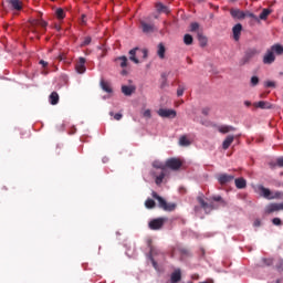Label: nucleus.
<instances>
[{"label": "nucleus", "mask_w": 283, "mask_h": 283, "mask_svg": "<svg viewBox=\"0 0 283 283\" xmlns=\"http://www.w3.org/2000/svg\"><path fill=\"white\" fill-rule=\"evenodd\" d=\"M275 54L276 56L283 55V45L280 43L273 44L270 49L266 50L263 55L264 65H273L275 63Z\"/></svg>", "instance_id": "obj_1"}, {"label": "nucleus", "mask_w": 283, "mask_h": 283, "mask_svg": "<svg viewBox=\"0 0 283 283\" xmlns=\"http://www.w3.org/2000/svg\"><path fill=\"white\" fill-rule=\"evenodd\" d=\"M258 193L261 196V198H265V200H280V198L283 197V192L280 191H271V189L259 185L256 187Z\"/></svg>", "instance_id": "obj_2"}, {"label": "nucleus", "mask_w": 283, "mask_h": 283, "mask_svg": "<svg viewBox=\"0 0 283 283\" xmlns=\"http://www.w3.org/2000/svg\"><path fill=\"white\" fill-rule=\"evenodd\" d=\"M151 196L155 200L158 201L159 209H163L164 211L176 210V203H167V201L163 197H160L156 191H153Z\"/></svg>", "instance_id": "obj_3"}, {"label": "nucleus", "mask_w": 283, "mask_h": 283, "mask_svg": "<svg viewBox=\"0 0 283 283\" xmlns=\"http://www.w3.org/2000/svg\"><path fill=\"white\" fill-rule=\"evenodd\" d=\"M258 54H260L258 49H248L244 53V56L240 60V65H247L248 63H251L252 59L258 56Z\"/></svg>", "instance_id": "obj_4"}, {"label": "nucleus", "mask_w": 283, "mask_h": 283, "mask_svg": "<svg viewBox=\"0 0 283 283\" xmlns=\"http://www.w3.org/2000/svg\"><path fill=\"white\" fill-rule=\"evenodd\" d=\"M165 222H167L165 218L153 219L149 221L148 227L151 231H158L161 227H165Z\"/></svg>", "instance_id": "obj_5"}, {"label": "nucleus", "mask_w": 283, "mask_h": 283, "mask_svg": "<svg viewBox=\"0 0 283 283\" xmlns=\"http://www.w3.org/2000/svg\"><path fill=\"white\" fill-rule=\"evenodd\" d=\"M137 52H142V54H143V59H147V50H140V49H138V48H135V49H132L130 51H129V61H133V63H136V64H138V63H140V61L138 60V57H136V53Z\"/></svg>", "instance_id": "obj_6"}, {"label": "nucleus", "mask_w": 283, "mask_h": 283, "mask_svg": "<svg viewBox=\"0 0 283 283\" xmlns=\"http://www.w3.org/2000/svg\"><path fill=\"white\" fill-rule=\"evenodd\" d=\"M157 114L161 118H176L177 116L176 111L171 108H159Z\"/></svg>", "instance_id": "obj_7"}, {"label": "nucleus", "mask_w": 283, "mask_h": 283, "mask_svg": "<svg viewBox=\"0 0 283 283\" xmlns=\"http://www.w3.org/2000/svg\"><path fill=\"white\" fill-rule=\"evenodd\" d=\"M166 167H168V169H172L174 171H178V169L182 167V161H180L178 158H170L166 161Z\"/></svg>", "instance_id": "obj_8"}, {"label": "nucleus", "mask_w": 283, "mask_h": 283, "mask_svg": "<svg viewBox=\"0 0 283 283\" xmlns=\"http://www.w3.org/2000/svg\"><path fill=\"white\" fill-rule=\"evenodd\" d=\"M275 211H283V203H270L265 208V213H275Z\"/></svg>", "instance_id": "obj_9"}, {"label": "nucleus", "mask_w": 283, "mask_h": 283, "mask_svg": "<svg viewBox=\"0 0 283 283\" xmlns=\"http://www.w3.org/2000/svg\"><path fill=\"white\" fill-rule=\"evenodd\" d=\"M234 179H235V176L233 175L221 174L218 176V181L221 185H229V182H231Z\"/></svg>", "instance_id": "obj_10"}, {"label": "nucleus", "mask_w": 283, "mask_h": 283, "mask_svg": "<svg viewBox=\"0 0 283 283\" xmlns=\"http://www.w3.org/2000/svg\"><path fill=\"white\" fill-rule=\"evenodd\" d=\"M75 70L77 74H85L86 67H85V57H80L78 62L75 64Z\"/></svg>", "instance_id": "obj_11"}, {"label": "nucleus", "mask_w": 283, "mask_h": 283, "mask_svg": "<svg viewBox=\"0 0 283 283\" xmlns=\"http://www.w3.org/2000/svg\"><path fill=\"white\" fill-rule=\"evenodd\" d=\"M232 33H233V39L234 41H240V36L242 34V25L240 23H237L233 28H232Z\"/></svg>", "instance_id": "obj_12"}, {"label": "nucleus", "mask_w": 283, "mask_h": 283, "mask_svg": "<svg viewBox=\"0 0 283 283\" xmlns=\"http://www.w3.org/2000/svg\"><path fill=\"white\" fill-rule=\"evenodd\" d=\"M140 28H142V31L144 32V34H149V33L154 32V24H151V23L140 21Z\"/></svg>", "instance_id": "obj_13"}, {"label": "nucleus", "mask_w": 283, "mask_h": 283, "mask_svg": "<svg viewBox=\"0 0 283 283\" xmlns=\"http://www.w3.org/2000/svg\"><path fill=\"white\" fill-rule=\"evenodd\" d=\"M233 140H235V137L233 135H229L226 137V139L222 143V149L227 150L233 145Z\"/></svg>", "instance_id": "obj_14"}, {"label": "nucleus", "mask_w": 283, "mask_h": 283, "mask_svg": "<svg viewBox=\"0 0 283 283\" xmlns=\"http://www.w3.org/2000/svg\"><path fill=\"white\" fill-rule=\"evenodd\" d=\"M230 14H231L232 19H239V20L244 19V11H242L240 9H231Z\"/></svg>", "instance_id": "obj_15"}, {"label": "nucleus", "mask_w": 283, "mask_h": 283, "mask_svg": "<svg viewBox=\"0 0 283 283\" xmlns=\"http://www.w3.org/2000/svg\"><path fill=\"white\" fill-rule=\"evenodd\" d=\"M254 107H259V109H273V104L264 101H260L254 103Z\"/></svg>", "instance_id": "obj_16"}, {"label": "nucleus", "mask_w": 283, "mask_h": 283, "mask_svg": "<svg viewBox=\"0 0 283 283\" xmlns=\"http://www.w3.org/2000/svg\"><path fill=\"white\" fill-rule=\"evenodd\" d=\"M180 280H182V273L180 270H175L170 275V283H178Z\"/></svg>", "instance_id": "obj_17"}, {"label": "nucleus", "mask_w": 283, "mask_h": 283, "mask_svg": "<svg viewBox=\"0 0 283 283\" xmlns=\"http://www.w3.org/2000/svg\"><path fill=\"white\" fill-rule=\"evenodd\" d=\"M8 4L11 6V8H13V10H22L23 9V4L21 2V0H8Z\"/></svg>", "instance_id": "obj_18"}, {"label": "nucleus", "mask_w": 283, "mask_h": 283, "mask_svg": "<svg viewBox=\"0 0 283 283\" xmlns=\"http://www.w3.org/2000/svg\"><path fill=\"white\" fill-rule=\"evenodd\" d=\"M59 101H60L59 93L52 92L49 96V103L51 105H59Z\"/></svg>", "instance_id": "obj_19"}, {"label": "nucleus", "mask_w": 283, "mask_h": 283, "mask_svg": "<svg viewBox=\"0 0 283 283\" xmlns=\"http://www.w3.org/2000/svg\"><path fill=\"white\" fill-rule=\"evenodd\" d=\"M234 184L237 189H247V179L244 178L234 179Z\"/></svg>", "instance_id": "obj_20"}, {"label": "nucleus", "mask_w": 283, "mask_h": 283, "mask_svg": "<svg viewBox=\"0 0 283 283\" xmlns=\"http://www.w3.org/2000/svg\"><path fill=\"white\" fill-rule=\"evenodd\" d=\"M197 39L199 41V45L201 48H206L208 40H207V36L202 34V32L200 31L197 32Z\"/></svg>", "instance_id": "obj_21"}, {"label": "nucleus", "mask_w": 283, "mask_h": 283, "mask_svg": "<svg viewBox=\"0 0 283 283\" xmlns=\"http://www.w3.org/2000/svg\"><path fill=\"white\" fill-rule=\"evenodd\" d=\"M191 145V142L187 137V135H181L179 137V146L180 147H189Z\"/></svg>", "instance_id": "obj_22"}, {"label": "nucleus", "mask_w": 283, "mask_h": 283, "mask_svg": "<svg viewBox=\"0 0 283 283\" xmlns=\"http://www.w3.org/2000/svg\"><path fill=\"white\" fill-rule=\"evenodd\" d=\"M122 92L124 96H132L133 92H136V87L124 85L122 86Z\"/></svg>", "instance_id": "obj_23"}, {"label": "nucleus", "mask_w": 283, "mask_h": 283, "mask_svg": "<svg viewBox=\"0 0 283 283\" xmlns=\"http://www.w3.org/2000/svg\"><path fill=\"white\" fill-rule=\"evenodd\" d=\"M218 132L220 134H229V132H235V127L223 125L218 127Z\"/></svg>", "instance_id": "obj_24"}, {"label": "nucleus", "mask_w": 283, "mask_h": 283, "mask_svg": "<svg viewBox=\"0 0 283 283\" xmlns=\"http://www.w3.org/2000/svg\"><path fill=\"white\" fill-rule=\"evenodd\" d=\"M165 176H167V169L163 168L161 172L156 177V185H163V180H165Z\"/></svg>", "instance_id": "obj_25"}, {"label": "nucleus", "mask_w": 283, "mask_h": 283, "mask_svg": "<svg viewBox=\"0 0 283 283\" xmlns=\"http://www.w3.org/2000/svg\"><path fill=\"white\" fill-rule=\"evenodd\" d=\"M157 12H163L164 14H169V7L163 4V2H159L156 4Z\"/></svg>", "instance_id": "obj_26"}, {"label": "nucleus", "mask_w": 283, "mask_h": 283, "mask_svg": "<svg viewBox=\"0 0 283 283\" xmlns=\"http://www.w3.org/2000/svg\"><path fill=\"white\" fill-rule=\"evenodd\" d=\"M272 12H273V10H271V9H263L259 15V19L261 21H266V19H269V14H271Z\"/></svg>", "instance_id": "obj_27"}, {"label": "nucleus", "mask_w": 283, "mask_h": 283, "mask_svg": "<svg viewBox=\"0 0 283 283\" xmlns=\"http://www.w3.org/2000/svg\"><path fill=\"white\" fill-rule=\"evenodd\" d=\"M31 25H33V28L40 27V28H48V23L45 22V20H33L31 22Z\"/></svg>", "instance_id": "obj_28"}, {"label": "nucleus", "mask_w": 283, "mask_h": 283, "mask_svg": "<svg viewBox=\"0 0 283 283\" xmlns=\"http://www.w3.org/2000/svg\"><path fill=\"white\" fill-rule=\"evenodd\" d=\"M273 264H275V260L274 259H266V258H263L261 260V266H273Z\"/></svg>", "instance_id": "obj_29"}, {"label": "nucleus", "mask_w": 283, "mask_h": 283, "mask_svg": "<svg viewBox=\"0 0 283 283\" xmlns=\"http://www.w3.org/2000/svg\"><path fill=\"white\" fill-rule=\"evenodd\" d=\"M101 87L107 94H112V92H113L112 86L107 82H105V81L101 82Z\"/></svg>", "instance_id": "obj_30"}, {"label": "nucleus", "mask_w": 283, "mask_h": 283, "mask_svg": "<svg viewBox=\"0 0 283 283\" xmlns=\"http://www.w3.org/2000/svg\"><path fill=\"white\" fill-rule=\"evenodd\" d=\"M165 52H166L165 44L159 43L158 51H157L159 59H165Z\"/></svg>", "instance_id": "obj_31"}, {"label": "nucleus", "mask_w": 283, "mask_h": 283, "mask_svg": "<svg viewBox=\"0 0 283 283\" xmlns=\"http://www.w3.org/2000/svg\"><path fill=\"white\" fill-rule=\"evenodd\" d=\"M198 202L202 209H205V211H209V209H211V206H209V203H207L202 197H198Z\"/></svg>", "instance_id": "obj_32"}, {"label": "nucleus", "mask_w": 283, "mask_h": 283, "mask_svg": "<svg viewBox=\"0 0 283 283\" xmlns=\"http://www.w3.org/2000/svg\"><path fill=\"white\" fill-rule=\"evenodd\" d=\"M156 253V250H154V248L150 249V254H149V260L151 261V264L154 266V269H158V263L156 262V260H154V254Z\"/></svg>", "instance_id": "obj_33"}, {"label": "nucleus", "mask_w": 283, "mask_h": 283, "mask_svg": "<svg viewBox=\"0 0 283 283\" xmlns=\"http://www.w3.org/2000/svg\"><path fill=\"white\" fill-rule=\"evenodd\" d=\"M270 167L271 169H275V167H283V157H279L275 164L270 163Z\"/></svg>", "instance_id": "obj_34"}, {"label": "nucleus", "mask_w": 283, "mask_h": 283, "mask_svg": "<svg viewBox=\"0 0 283 283\" xmlns=\"http://www.w3.org/2000/svg\"><path fill=\"white\" fill-rule=\"evenodd\" d=\"M184 43L185 45H191L193 43V36H191V34H185Z\"/></svg>", "instance_id": "obj_35"}, {"label": "nucleus", "mask_w": 283, "mask_h": 283, "mask_svg": "<svg viewBox=\"0 0 283 283\" xmlns=\"http://www.w3.org/2000/svg\"><path fill=\"white\" fill-rule=\"evenodd\" d=\"M275 269L279 273H283V259H277L275 261Z\"/></svg>", "instance_id": "obj_36"}, {"label": "nucleus", "mask_w": 283, "mask_h": 283, "mask_svg": "<svg viewBox=\"0 0 283 283\" xmlns=\"http://www.w3.org/2000/svg\"><path fill=\"white\" fill-rule=\"evenodd\" d=\"M117 63H119L120 67H125L127 65V56L123 55L116 59Z\"/></svg>", "instance_id": "obj_37"}, {"label": "nucleus", "mask_w": 283, "mask_h": 283, "mask_svg": "<svg viewBox=\"0 0 283 283\" xmlns=\"http://www.w3.org/2000/svg\"><path fill=\"white\" fill-rule=\"evenodd\" d=\"M145 207L146 209H154V207H156V201H154V199H147L145 201Z\"/></svg>", "instance_id": "obj_38"}, {"label": "nucleus", "mask_w": 283, "mask_h": 283, "mask_svg": "<svg viewBox=\"0 0 283 283\" xmlns=\"http://www.w3.org/2000/svg\"><path fill=\"white\" fill-rule=\"evenodd\" d=\"M247 17H249L250 19H253L254 21H260V18H258V15H255L251 11H245L244 12V19H247Z\"/></svg>", "instance_id": "obj_39"}, {"label": "nucleus", "mask_w": 283, "mask_h": 283, "mask_svg": "<svg viewBox=\"0 0 283 283\" xmlns=\"http://www.w3.org/2000/svg\"><path fill=\"white\" fill-rule=\"evenodd\" d=\"M55 15L57 19H65V11L62 8L56 9Z\"/></svg>", "instance_id": "obj_40"}, {"label": "nucleus", "mask_w": 283, "mask_h": 283, "mask_svg": "<svg viewBox=\"0 0 283 283\" xmlns=\"http://www.w3.org/2000/svg\"><path fill=\"white\" fill-rule=\"evenodd\" d=\"M199 28H200V24L198 22H192L190 24V31L191 32H198Z\"/></svg>", "instance_id": "obj_41"}, {"label": "nucleus", "mask_w": 283, "mask_h": 283, "mask_svg": "<svg viewBox=\"0 0 283 283\" xmlns=\"http://www.w3.org/2000/svg\"><path fill=\"white\" fill-rule=\"evenodd\" d=\"M90 43H92V38L86 36L84 38V41L82 42L81 48H85V45H90Z\"/></svg>", "instance_id": "obj_42"}, {"label": "nucleus", "mask_w": 283, "mask_h": 283, "mask_svg": "<svg viewBox=\"0 0 283 283\" xmlns=\"http://www.w3.org/2000/svg\"><path fill=\"white\" fill-rule=\"evenodd\" d=\"M260 83V77L259 76H252L251 77V85L252 87H255Z\"/></svg>", "instance_id": "obj_43"}, {"label": "nucleus", "mask_w": 283, "mask_h": 283, "mask_svg": "<svg viewBox=\"0 0 283 283\" xmlns=\"http://www.w3.org/2000/svg\"><path fill=\"white\" fill-rule=\"evenodd\" d=\"M272 223L275 226V227H282V219L281 218H274L272 220Z\"/></svg>", "instance_id": "obj_44"}, {"label": "nucleus", "mask_w": 283, "mask_h": 283, "mask_svg": "<svg viewBox=\"0 0 283 283\" xmlns=\"http://www.w3.org/2000/svg\"><path fill=\"white\" fill-rule=\"evenodd\" d=\"M211 200H213L214 202H224V200L222 199V197L220 195L212 196Z\"/></svg>", "instance_id": "obj_45"}, {"label": "nucleus", "mask_w": 283, "mask_h": 283, "mask_svg": "<svg viewBox=\"0 0 283 283\" xmlns=\"http://www.w3.org/2000/svg\"><path fill=\"white\" fill-rule=\"evenodd\" d=\"M161 77L164 78L161 82V88L167 87V74L163 73Z\"/></svg>", "instance_id": "obj_46"}, {"label": "nucleus", "mask_w": 283, "mask_h": 283, "mask_svg": "<svg viewBox=\"0 0 283 283\" xmlns=\"http://www.w3.org/2000/svg\"><path fill=\"white\" fill-rule=\"evenodd\" d=\"M143 117L147 119L151 118V109L144 111Z\"/></svg>", "instance_id": "obj_47"}, {"label": "nucleus", "mask_w": 283, "mask_h": 283, "mask_svg": "<svg viewBox=\"0 0 283 283\" xmlns=\"http://www.w3.org/2000/svg\"><path fill=\"white\" fill-rule=\"evenodd\" d=\"M182 94H185V87L184 86H179L177 88V96H182Z\"/></svg>", "instance_id": "obj_48"}, {"label": "nucleus", "mask_w": 283, "mask_h": 283, "mask_svg": "<svg viewBox=\"0 0 283 283\" xmlns=\"http://www.w3.org/2000/svg\"><path fill=\"white\" fill-rule=\"evenodd\" d=\"M264 85H265V87H276V84L273 81H268V82H265Z\"/></svg>", "instance_id": "obj_49"}, {"label": "nucleus", "mask_w": 283, "mask_h": 283, "mask_svg": "<svg viewBox=\"0 0 283 283\" xmlns=\"http://www.w3.org/2000/svg\"><path fill=\"white\" fill-rule=\"evenodd\" d=\"M179 251L181 255H189V249L187 248H181Z\"/></svg>", "instance_id": "obj_50"}, {"label": "nucleus", "mask_w": 283, "mask_h": 283, "mask_svg": "<svg viewBox=\"0 0 283 283\" xmlns=\"http://www.w3.org/2000/svg\"><path fill=\"white\" fill-rule=\"evenodd\" d=\"M153 166L155 167V169H165V167L163 166V164H158V163H154Z\"/></svg>", "instance_id": "obj_51"}, {"label": "nucleus", "mask_w": 283, "mask_h": 283, "mask_svg": "<svg viewBox=\"0 0 283 283\" xmlns=\"http://www.w3.org/2000/svg\"><path fill=\"white\" fill-rule=\"evenodd\" d=\"M120 118H123V114L116 113V114L114 115V119H115V120H120Z\"/></svg>", "instance_id": "obj_52"}, {"label": "nucleus", "mask_w": 283, "mask_h": 283, "mask_svg": "<svg viewBox=\"0 0 283 283\" xmlns=\"http://www.w3.org/2000/svg\"><path fill=\"white\" fill-rule=\"evenodd\" d=\"M209 112H210L209 107L202 108L203 116H209Z\"/></svg>", "instance_id": "obj_53"}, {"label": "nucleus", "mask_w": 283, "mask_h": 283, "mask_svg": "<svg viewBox=\"0 0 283 283\" xmlns=\"http://www.w3.org/2000/svg\"><path fill=\"white\" fill-rule=\"evenodd\" d=\"M40 65H42L43 67H48V62H45L44 60H41Z\"/></svg>", "instance_id": "obj_54"}, {"label": "nucleus", "mask_w": 283, "mask_h": 283, "mask_svg": "<svg viewBox=\"0 0 283 283\" xmlns=\"http://www.w3.org/2000/svg\"><path fill=\"white\" fill-rule=\"evenodd\" d=\"M260 224H261L260 219H256V220L254 221V226H255V227H260Z\"/></svg>", "instance_id": "obj_55"}, {"label": "nucleus", "mask_w": 283, "mask_h": 283, "mask_svg": "<svg viewBox=\"0 0 283 283\" xmlns=\"http://www.w3.org/2000/svg\"><path fill=\"white\" fill-rule=\"evenodd\" d=\"M244 105H245V107H251V102L250 101H245Z\"/></svg>", "instance_id": "obj_56"}, {"label": "nucleus", "mask_w": 283, "mask_h": 283, "mask_svg": "<svg viewBox=\"0 0 283 283\" xmlns=\"http://www.w3.org/2000/svg\"><path fill=\"white\" fill-rule=\"evenodd\" d=\"M235 1H238V0H230L231 3H235Z\"/></svg>", "instance_id": "obj_57"}, {"label": "nucleus", "mask_w": 283, "mask_h": 283, "mask_svg": "<svg viewBox=\"0 0 283 283\" xmlns=\"http://www.w3.org/2000/svg\"><path fill=\"white\" fill-rule=\"evenodd\" d=\"M199 3H202L205 0H197Z\"/></svg>", "instance_id": "obj_58"}, {"label": "nucleus", "mask_w": 283, "mask_h": 283, "mask_svg": "<svg viewBox=\"0 0 283 283\" xmlns=\"http://www.w3.org/2000/svg\"><path fill=\"white\" fill-rule=\"evenodd\" d=\"M109 116H114V112H111V113H109Z\"/></svg>", "instance_id": "obj_59"}, {"label": "nucleus", "mask_w": 283, "mask_h": 283, "mask_svg": "<svg viewBox=\"0 0 283 283\" xmlns=\"http://www.w3.org/2000/svg\"><path fill=\"white\" fill-rule=\"evenodd\" d=\"M122 74H126V72H125V71H123V72H122Z\"/></svg>", "instance_id": "obj_60"}]
</instances>
